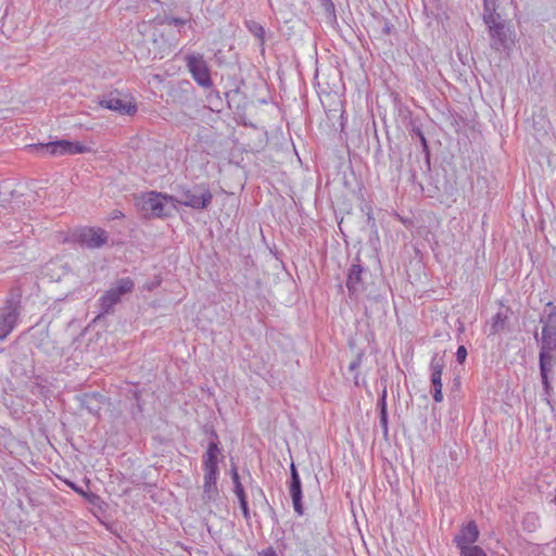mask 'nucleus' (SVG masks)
<instances>
[{
    "instance_id": "f257e3e1",
    "label": "nucleus",
    "mask_w": 556,
    "mask_h": 556,
    "mask_svg": "<svg viewBox=\"0 0 556 556\" xmlns=\"http://www.w3.org/2000/svg\"><path fill=\"white\" fill-rule=\"evenodd\" d=\"M136 205L146 217H164L176 211V199L161 192L151 191L138 197Z\"/></svg>"
},
{
    "instance_id": "f03ea898",
    "label": "nucleus",
    "mask_w": 556,
    "mask_h": 556,
    "mask_svg": "<svg viewBox=\"0 0 556 556\" xmlns=\"http://www.w3.org/2000/svg\"><path fill=\"white\" fill-rule=\"evenodd\" d=\"M220 450L216 442H211L207 446L206 452L203 455V470H204V483L203 492L204 498L211 501L214 500L218 493L217 490V478H218V457Z\"/></svg>"
},
{
    "instance_id": "7ed1b4c3",
    "label": "nucleus",
    "mask_w": 556,
    "mask_h": 556,
    "mask_svg": "<svg viewBox=\"0 0 556 556\" xmlns=\"http://www.w3.org/2000/svg\"><path fill=\"white\" fill-rule=\"evenodd\" d=\"M556 349V325H545L542 329V348L540 352V368L542 382L548 388V372L553 368L552 351Z\"/></svg>"
},
{
    "instance_id": "20e7f679",
    "label": "nucleus",
    "mask_w": 556,
    "mask_h": 556,
    "mask_svg": "<svg viewBox=\"0 0 556 556\" xmlns=\"http://www.w3.org/2000/svg\"><path fill=\"white\" fill-rule=\"evenodd\" d=\"M28 148L41 152L42 155H73L90 151L89 148L83 146L80 142L68 140H58L48 143H39L28 146Z\"/></svg>"
},
{
    "instance_id": "39448f33",
    "label": "nucleus",
    "mask_w": 556,
    "mask_h": 556,
    "mask_svg": "<svg viewBox=\"0 0 556 556\" xmlns=\"http://www.w3.org/2000/svg\"><path fill=\"white\" fill-rule=\"evenodd\" d=\"M187 67L198 85L210 88L213 85L210 68L202 54H188L185 56Z\"/></svg>"
},
{
    "instance_id": "423d86ee",
    "label": "nucleus",
    "mask_w": 556,
    "mask_h": 556,
    "mask_svg": "<svg viewBox=\"0 0 556 556\" xmlns=\"http://www.w3.org/2000/svg\"><path fill=\"white\" fill-rule=\"evenodd\" d=\"M134 289V281L130 278H122L117 280L114 287L109 289L101 298L100 305L103 313L110 309L121 300V296Z\"/></svg>"
},
{
    "instance_id": "0eeeda50",
    "label": "nucleus",
    "mask_w": 556,
    "mask_h": 556,
    "mask_svg": "<svg viewBox=\"0 0 556 556\" xmlns=\"http://www.w3.org/2000/svg\"><path fill=\"white\" fill-rule=\"evenodd\" d=\"M213 195L207 189L194 188L181 192L179 199H176V204L180 203L192 208H206L212 202Z\"/></svg>"
},
{
    "instance_id": "6e6552de",
    "label": "nucleus",
    "mask_w": 556,
    "mask_h": 556,
    "mask_svg": "<svg viewBox=\"0 0 556 556\" xmlns=\"http://www.w3.org/2000/svg\"><path fill=\"white\" fill-rule=\"evenodd\" d=\"M99 104L122 115H134L137 111V106L132 103L131 99L126 96L122 97L119 93H110L103 97Z\"/></svg>"
},
{
    "instance_id": "1a4fd4ad",
    "label": "nucleus",
    "mask_w": 556,
    "mask_h": 556,
    "mask_svg": "<svg viewBox=\"0 0 556 556\" xmlns=\"http://www.w3.org/2000/svg\"><path fill=\"white\" fill-rule=\"evenodd\" d=\"M20 316L18 304L15 301H8L0 309V341L4 340L17 325Z\"/></svg>"
},
{
    "instance_id": "9d476101",
    "label": "nucleus",
    "mask_w": 556,
    "mask_h": 556,
    "mask_svg": "<svg viewBox=\"0 0 556 556\" xmlns=\"http://www.w3.org/2000/svg\"><path fill=\"white\" fill-rule=\"evenodd\" d=\"M496 0H483L484 4V22L489 25L491 36L497 38L501 42H504L505 25L498 21L500 15L495 12Z\"/></svg>"
},
{
    "instance_id": "9b49d317",
    "label": "nucleus",
    "mask_w": 556,
    "mask_h": 556,
    "mask_svg": "<svg viewBox=\"0 0 556 556\" xmlns=\"http://www.w3.org/2000/svg\"><path fill=\"white\" fill-rule=\"evenodd\" d=\"M106 240V231L101 228H83L76 233V241L88 249L101 248Z\"/></svg>"
},
{
    "instance_id": "f8f14e48",
    "label": "nucleus",
    "mask_w": 556,
    "mask_h": 556,
    "mask_svg": "<svg viewBox=\"0 0 556 556\" xmlns=\"http://www.w3.org/2000/svg\"><path fill=\"white\" fill-rule=\"evenodd\" d=\"M479 539V530L475 521L464 525L455 536V543L459 552L476 546Z\"/></svg>"
},
{
    "instance_id": "ddd939ff",
    "label": "nucleus",
    "mask_w": 556,
    "mask_h": 556,
    "mask_svg": "<svg viewBox=\"0 0 556 556\" xmlns=\"http://www.w3.org/2000/svg\"><path fill=\"white\" fill-rule=\"evenodd\" d=\"M290 495L292 498V504L295 513L299 516H302L304 514V508L302 505V485H301V479L298 473V470L295 466L291 465V482L289 486Z\"/></svg>"
},
{
    "instance_id": "4468645a",
    "label": "nucleus",
    "mask_w": 556,
    "mask_h": 556,
    "mask_svg": "<svg viewBox=\"0 0 556 556\" xmlns=\"http://www.w3.org/2000/svg\"><path fill=\"white\" fill-rule=\"evenodd\" d=\"M364 274H366V270L359 264H353L349 269L346 287L351 294H356L365 290Z\"/></svg>"
},
{
    "instance_id": "2eb2a0df",
    "label": "nucleus",
    "mask_w": 556,
    "mask_h": 556,
    "mask_svg": "<svg viewBox=\"0 0 556 556\" xmlns=\"http://www.w3.org/2000/svg\"><path fill=\"white\" fill-rule=\"evenodd\" d=\"M442 369L443 365L440 362H433L431 366V384L433 390V399L435 402H442Z\"/></svg>"
},
{
    "instance_id": "dca6fc26",
    "label": "nucleus",
    "mask_w": 556,
    "mask_h": 556,
    "mask_svg": "<svg viewBox=\"0 0 556 556\" xmlns=\"http://www.w3.org/2000/svg\"><path fill=\"white\" fill-rule=\"evenodd\" d=\"M378 406L380 408L379 415V427L381 428V432L384 438H388V415H387V405H386V391L383 392L381 399L378 402Z\"/></svg>"
},
{
    "instance_id": "f3484780",
    "label": "nucleus",
    "mask_w": 556,
    "mask_h": 556,
    "mask_svg": "<svg viewBox=\"0 0 556 556\" xmlns=\"http://www.w3.org/2000/svg\"><path fill=\"white\" fill-rule=\"evenodd\" d=\"M245 26L249 31L261 41V45L263 46L265 41V28L255 21H247Z\"/></svg>"
},
{
    "instance_id": "a211bd4d",
    "label": "nucleus",
    "mask_w": 556,
    "mask_h": 556,
    "mask_svg": "<svg viewBox=\"0 0 556 556\" xmlns=\"http://www.w3.org/2000/svg\"><path fill=\"white\" fill-rule=\"evenodd\" d=\"M231 478L235 485V494L238 496L245 495L243 485L240 482L239 473L236 468H232L231 470Z\"/></svg>"
},
{
    "instance_id": "6ab92c4d",
    "label": "nucleus",
    "mask_w": 556,
    "mask_h": 556,
    "mask_svg": "<svg viewBox=\"0 0 556 556\" xmlns=\"http://www.w3.org/2000/svg\"><path fill=\"white\" fill-rule=\"evenodd\" d=\"M459 553L460 556H486L485 552L480 546H473Z\"/></svg>"
},
{
    "instance_id": "aec40b11",
    "label": "nucleus",
    "mask_w": 556,
    "mask_h": 556,
    "mask_svg": "<svg viewBox=\"0 0 556 556\" xmlns=\"http://www.w3.org/2000/svg\"><path fill=\"white\" fill-rule=\"evenodd\" d=\"M238 500H239V504H240V508L242 510L243 517L248 520L250 518V510H249V506H248L247 496L245 495L238 496Z\"/></svg>"
},
{
    "instance_id": "412c9836",
    "label": "nucleus",
    "mask_w": 556,
    "mask_h": 556,
    "mask_svg": "<svg viewBox=\"0 0 556 556\" xmlns=\"http://www.w3.org/2000/svg\"><path fill=\"white\" fill-rule=\"evenodd\" d=\"M457 361L463 364L466 361L467 357V350L464 345L458 346L456 352Z\"/></svg>"
},
{
    "instance_id": "4be33fe9",
    "label": "nucleus",
    "mask_w": 556,
    "mask_h": 556,
    "mask_svg": "<svg viewBox=\"0 0 556 556\" xmlns=\"http://www.w3.org/2000/svg\"><path fill=\"white\" fill-rule=\"evenodd\" d=\"M168 23L169 24H175V25H181V24H185V21L181 20V18L172 17V18L168 20Z\"/></svg>"
},
{
    "instance_id": "5701e85b",
    "label": "nucleus",
    "mask_w": 556,
    "mask_h": 556,
    "mask_svg": "<svg viewBox=\"0 0 556 556\" xmlns=\"http://www.w3.org/2000/svg\"><path fill=\"white\" fill-rule=\"evenodd\" d=\"M260 556H276V553L271 548H268L261 553Z\"/></svg>"
},
{
    "instance_id": "b1692460",
    "label": "nucleus",
    "mask_w": 556,
    "mask_h": 556,
    "mask_svg": "<svg viewBox=\"0 0 556 556\" xmlns=\"http://www.w3.org/2000/svg\"><path fill=\"white\" fill-rule=\"evenodd\" d=\"M67 484H68V486H70L71 489H73V490H74V491H76L77 493H83V491H81L79 488H77V486L75 485V483H73V482H67Z\"/></svg>"
},
{
    "instance_id": "393cba45",
    "label": "nucleus",
    "mask_w": 556,
    "mask_h": 556,
    "mask_svg": "<svg viewBox=\"0 0 556 556\" xmlns=\"http://www.w3.org/2000/svg\"><path fill=\"white\" fill-rule=\"evenodd\" d=\"M419 140L421 141V143L424 146H426V140H425V138L420 134H419Z\"/></svg>"
},
{
    "instance_id": "a878e982",
    "label": "nucleus",
    "mask_w": 556,
    "mask_h": 556,
    "mask_svg": "<svg viewBox=\"0 0 556 556\" xmlns=\"http://www.w3.org/2000/svg\"><path fill=\"white\" fill-rule=\"evenodd\" d=\"M355 367H356L355 363H352L351 366H350L351 369H354Z\"/></svg>"
}]
</instances>
